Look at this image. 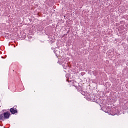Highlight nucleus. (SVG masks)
Here are the masks:
<instances>
[{
    "label": "nucleus",
    "instance_id": "3",
    "mask_svg": "<svg viewBox=\"0 0 128 128\" xmlns=\"http://www.w3.org/2000/svg\"><path fill=\"white\" fill-rule=\"evenodd\" d=\"M4 116L2 114H0V120H4Z\"/></svg>",
    "mask_w": 128,
    "mask_h": 128
},
{
    "label": "nucleus",
    "instance_id": "4",
    "mask_svg": "<svg viewBox=\"0 0 128 128\" xmlns=\"http://www.w3.org/2000/svg\"><path fill=\"white\" fill-rule=\"evenodd\" d=\"M81 94H82V96H86V92H84V91H82Z\"/></svg>",
    "mask_w": 128,
    "mask_h": 128
},
{
    "label": "nucleus",
    "instance_id": "1",
    "mask_svg": "<svg viewBox=\"0 0 128 128\" xmlns=\"http://www.w3.org/2000/svg\"><path fill=\"white\" fill-rule=\"evenodd\" d=\"M4 118L8 120L10 118V112H4L3 114Z\"/></svg>",
    "mask_w": 128,
    "mask_h": 128
},
{
    "label": "nucleus",
    "instance_id": "6",
    "mask_svg": "<svg viewBox=\"0 0 128 128\" xmlns=\"http://www.w3.org/2000/svg\"><path fill=\"white\" fill-rule=\"evenodd\" d=\"M64 18H66V16H64Z\"/></svg>",
    "mask_w": 128,
    "mask_h": 128
},
{
    "label": "nucleus",
    "instance_id": "2",
    "mask_svg": "<svg viewBox=\"0 0 128 128\" xmlns=\"http://www.w3.org/2000/svg\"><path fill=\"white\" fill-rule=\"evenodd\" d=\"M10 110L12 114H18V110L16 108V106H14V108H10Z\"/></svg>",
    "mask_w": 128,
    "mask_h": 128
},
{
    "label": "nucleus",
    "instance_id": "5",
    "mask_svg": "<svg viewBox=\"0 0 128 128\" xmlns=\"http://www.w3.org/2000/svg\"><path fill=\"white\" fill-rule=\"evenodd\" d=\"M2 58H4V57H2Z\"/></svg>",
    "mask_w": 128,
    "mask_h": 128
}]
</instances>
